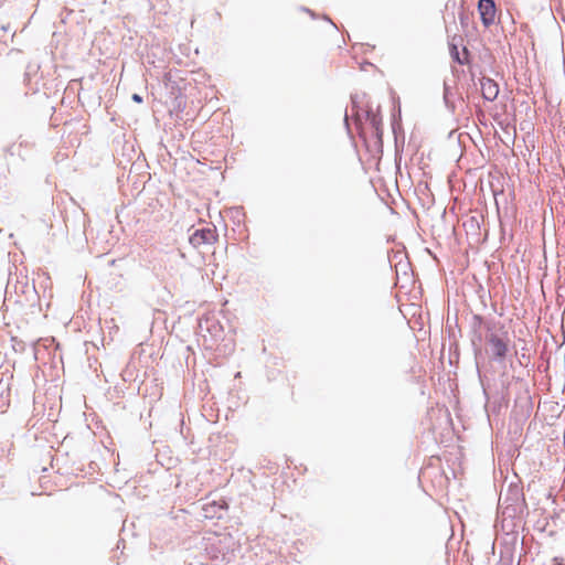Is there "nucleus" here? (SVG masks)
I'll return each instance as SVG.
<instances>
[{
  "instance_id": "nucleus-1",
  "label": "nucleus",
  "mask_w": 565,
  "mask_h": 565,
  "mask_svg": "<svg viewBox=\"0 0 565 565\" xmlns=\"http://www.w3.org/2000/svg\"><path fill=\"white\" fill-rule=\"evenodd\" d=\"M488 351L493 359L503 361L510 352L511 340L508 332H490L487 338Z\"/></svg>"
},
{
  "instance_id": "nucleus-2",
  "label": "nucleus",
  "mask_w": 565,
  "mask_h": 565,
  "mask_svg": "<svg viewBox=\"0 0 565 565\" xmlns=\"http://www.w3.org/2000/svg\"><path fill=\"white\" fill-rule=\"evenodd\" d=\"M218 239V234L213 225L195 230L190 236V244L194 248H202L204 246H212Z\"/></svg>"
},
{
  "instance_id": "nucleus-3",
  "label": "nucleus",
  "mask_w": 565,
  "mask_h": 565,
  "mask_svg": "<svg viewBox=\"0 0 565 565\" xmlns=\"http://www.w3.org/2000/svg\"><path fill=\"white\" fill-rule=\"evenodd\" d=\"M478 12L482 24L488 28L492 25L497 17V7L494 0H479Z\"/></svg>"
},
{
  "instance_id": "nucleus-4",
  "label": "nucleus",
  "mask_w": 565,
  "mask_h": 565,
  "mask_svg": "<svg viewBox=\"0 0 565 565\" xmlns=\"http://www.w3.org/2000/svg\"><path fill=\"white\" fill-rule=\"evenodd\" d=\"M481 94L482 97L489 102H492L497 98L499 94V85L495 81L489 77H482L480 79Z\"/></svg>"
},
{
  "instance_id": "nucleus-5",
  "label": "nucleus",
  "mask_w": 565,
  "mask_h": 565,
  "mask_svg": "<svg viewBox=\"0 0 565 565\" xmlns=\"http://www.w3.org/2000/svg\"><path fill=\"white\" fill-rule=\"evenodd\" d=\"M450 53H451L452 58L456 62H458L459 64L463 65V64L468 63L469 52H468L467 47H463L462 53H460L456 45H451Z\"/></svg>"
},
{
  "instance_id": "nucleus-6",
  "label": "nucleus",
  "mask_w": 565,
  "mask_h": 565,
  "mask_svg": "<svg viewBox=\"0 0 565 565\" xmlns=\"http://www.w3.org/2000/svg\"><path fill=\"white\" fill-rule=\"evenodd\" d=\"M132 100L136 102V103H141L142 102V97L138 94H134L132 95Z\"/></svg>"
}]
</instances>
